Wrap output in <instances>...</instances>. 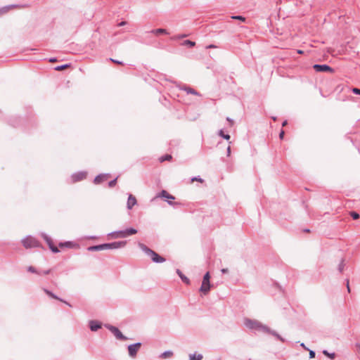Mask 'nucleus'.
Listing matches in <instances>:
<instances>
[{"label":"nucleus","instance_id":"43","mask_svg":"<svg viewBox=\"0 0 360 360\" xmlns=\"http://www.w3.org/2000/svg\"><path fill=\"white\" fill-rule=\"evenodd\" d=\"M347 291L349 292H350V288H349V279H347Z\"/></svg>","mask_w":360,"mask_h":360},{"label":"nucleus","instance_id":"14","mask_svg":"<svg viewBox=\"0 0 360 360\" xmlns=\"http://www.w3.org/2000/svg\"><path fill=\"white\" fill-rule=\"evenodd\" d=\"M44 292L49 295V297L53 298V299H56V300H60V302H63L64 303H65L67 305H68L69 307H71V304L70 303H68V302L63 300V299L58 297L57 295H56L54 293H53L51 291L46 289V288H44L43 289Z\"/></svg>","mask_w":360,"mask_h":360},{"label":"nucleus","instance_id":"41","mask_svg":"<svg viewBox=\"0 0 360 360\" xmlns=\"http://www.w3.org/2000/svg\"><path fill=\"white\" fill-rule=\"evenodd\" d=\"M215 48H217V46H215L214 44H210L206 46V49H215Z\"/></svg>","mask_w":360,"mask_h":360},{"label":"nucleus","instance_id":"16","mask_svg":"<svg viewBox=\"0 0 360 360\" xmlns=\"http://www.w3.org/2000/svg\"><path fill=\"white\" fill-rule=\"evenodd\" d=\"M89 325L91 331H96L101 328V323L97 321H90Z\"/></svg>","mask_w":360,"mask_h":360},{"label":"nucleus","instance_id":"5","mask_svg":"<svg viewBox=\"0 0 360 360\" xmlns=\"http://www.w3.org/2000/svg\"><path fill=\"white\" fill-rule=\"evenodd\" d=\"M245 325L250 329L261 330L264 331V328L267 327L266 326L262 325L260 322L247 319L245 320Z\"/></svg>","mask_w":360,"mask_h":360},{"label":"nucleus","instance_id":"33","mask_svg":"<svg viewBox=\"0 0 360 360\" xmlns=\"http://www.w3.org/2000/svg\"><path fill=\"white\" fill-rule=\"evenodd\" d=\"M350 215L353 219H358L359 218V214L356 212H351Z\"/></svg>","mask_w":360,"mask_h":360},{"label":"nucleus","instance_id":"1","mask_svg":"<svg viewBox=\"0 0 360 360\" xmlns=\"http://www.w3.org/2000/svg\"><path fill=\"white\" fill-rule=\"evenodd\" d=\"M127 244L126 241H115L109 243H103L93 246H89V251H101L104 250H114L124 248Z\"/></svg>","mask_w":360,"mask_h":360},{"label":"nucleus","instance_id":"12","mask_svg":"<svg viewBox=\"0 0 360 360\" xmlns=\"http://www.w3.org/2000/svg\"><path fill=\"white\" fill-rule=\"evenodd\" d=\"M109 176H110L109 174H98L95 177L94 182L96 184H101V182L106 181L108 179Z\"/></svg>","mask_w":360,"mask_h":360},{"label":"nucleus","instance_id":"22","mask_svg":"<svg viewBox=\"0 0 360 360\" xmlns=\"http://www.w3.org/2000/svg\"><path fill=\"white\" fill-rule=\"evenodd\" d=\"M173 352L170 350L165 351L161 354L160 357L162 359L169 358L172 356Z\"/></svg>","mask_w":360,"mask_h":360},{"label":"nucleus","instance_id":"37","mask_svg":"<svg viewBox=\"0 0 360 360\" xmlns=\"http://www.w3.org/2000/svg\"><path fill=\"white\" fill-rule=\"evenodd\" d=\"M232 18L243 20V21L245 20V18L241 15H234V16H232Z\"/></svg>","mask_w":360,"mask_h":360},{"label":"nucleus","instance_id":"40","mask_svg":"<svg viewBox=\"0 0 360 360\" xmlns=\"http://www.w3.org/2000/svg\"><path fill=\"white\" fill-rule=\"evenodd\" d=\"M315 355H316V353L313 350H309V358L310 359H312V358H314L315 357Z\"/></svg>","mask_w":360,"mask_h":360},{"label":"nucleus","instance_id":"11","mask_svg":"<svg viewBox=\"0 0 360 360\" xmlns=\"http://www.w3.org/2000/svg\"><path fill=\"white\" fill-rule=\"evenodd\" d=\"M264 332L274 335V337H276L278 340H279L282 342H285V340L283 338H282L277 332H276L275 330H271L269 327H264Z\"/></svg>","mask_w":360,"mask_h":360},{"label":"nucleus","instance_id":"23","mask_svg":"<svg viewBox=\"0 0 360 360\" xmlns=\"http://www.w3.org/2000/svg\"><path fill=\"white\" fill-rule=\"evenodd\" d=\"M202 354H190L189 356V360H202Z\"/></svg>","mask_w":360,"mask_h":360},{"label":"nucleus","instance_id":"42","mask_svg":"<svg viewBox=\"0 0 360 360\" xmlns=\"http://www.w3.org/2000/svg\"><path fill=\"white\" fill-rule=\"evenodd\" d=\"M226 120L230 123V125L232 126L233 124V120H231L230 117H227Z\"/></svg>","mask_w":360,"mask_h":360},{"label":"nucleus","instance_id":"8","mask_svg":"<svg viewBox=\"0 0 360 360\" xmlns=\"http://www.w3.org/2000/svg\"><path fill=\"white\" fill-rule=\"evenodd\" d=\"M155 198H165L168 204L169 205H174L175 203L173 202L172 201L169 200H174V196L172 195L171 194H169L167 191L165 190H162L160 193H159Z\"/></svg>","mask_w":360,"mask_h":360},{"label":"nucleus","instance_id":"36","mask_svg":"<svg viewBox=\"0 0 360 360\" xmlns=\"http://www.w3.org/2000/svg\"><path fill=\"white\" fill-rule=\"evenodd\" d=\"M352 91L356 95H360V89L358 88H352Z\"/></svg>","mask_w":360,"mask_h":360},{"label":"nucleus","instance_id":"4","mask_svg":"<svg viewBox=\"0 0 360 360\" xmlns=\"http://www.w3.org/2000/svg\"><path fill=\"white\" fill-rule=\"evenodd\" d=\"M210 278V273L207 272L203 276L202 285L200 288V291L202 292L204 295H207L210 290L211 285Z\"/></svg>","mask_w":360,"mask_h":360},{"label":"nucleus","instance_id":"35","mask_svg":"<svg viewBox=\"0 0 360 360\" xmlns=\"http://www.w3.org/2000/svg\"><path fill=\"white\" fill-rule=\"evenodd\" d=\"M194 181H199V182H201V183L203 182V179L200 176L193 177L191 179V181L193 182Z\"/></svg>","mask_w":360,"mask_h":360},{"label":"nucleus","instance_id":"30","mask_svg":"<svg viewBox=\"0 0 360 360\" xmlns=\"http://www.w3.org/2000/svg\"><path fill=\"white\" fill-rule=\"evenodd\" d=\"M68 67H70V64H64V65L56 66L55 68V70H58V71H60V70H65V68H67Z\"/></svg>","mask_w":360,"mask_h":360},{"label":"nucleus","instance_id":"52","mask_svg":"<svg viewBox=\"0 0 360 360\" xmlns=\"http://www.w3.org/2000/svg\"><path fill=\"white\" fill-rule=\"evenodd\" d=\"M110 236H112V237H117V234H113V235H110Z\"/></svg>","mask_w":360,"mask_h":360},{"label":"nucleus","instance_id":"26","mask_svg":"<svg viewBox=\"0 0 360 360\" xmlns=\"http://www.w3.org/2000/svg\"><path fill=\"white\" fill-rule=\"evenodd\" d=\"M14 5H10L7 6H4L0 8V15L6 13L11 7H14Z\"/></svg>","mask_w":360,"mask_h":360},{"label":"nucleus","instance_id":"19","mask_svg":"<svg viewBox=\"0 0 360 360\" xmlns=\"http://www.w3.org/2000/svg\"><path fill=\"white\" fill-rule=\"evenodd\" d=\"M176 274L179 276L184 283L187 285L190 284V280L178 269H176Z\"/></svg>","mask_w":360,"mask_h":360},{"label":"nucleus","instance_id":"49","mask_svg":"<svg viewBox=\"0 0 360 360\" xmlns=\"http://www.w3.org/2000/svg\"><path fill=\"white\" fill-rule=\"evenodd\" d=\"M300 346L302 347L303 348H304L305 349L309 350V349L305 346V345L304 343H301Z\"/></svg>","mask_w":360,"mask_h":360},{"label":"nucleus","instance_id":"27","mask_svg":"<svg viewBox=\"0 0 360 360\" xmlns=\"http://www.w3.org/2000/svg\"><path fill=\"white\" fill-rule=\"evenodd\" d=\"M172 158L171 155L167 154L165 155H162L160 158V161L161 162L166 161V160H170Z\"/></svg>","mask_w":360,"mask_h":360},{"label":"nucleus","instance_id":"6","mask_svg":"<svg viewBox=\"0 0 360 360\" xmlns=\"http://www.w3.org/2000/svg\"><path fill=\"white\" fill-rule=\"evenodd\" d=\"M110 332L113 333V335L118 340H127V337H125L122 332L115 326H113L110 324H107L105 326Z\"/></svg>","mask_w":360,"mask_h":360},{"label":"nucleus","instance_id":"7","mask_svg":"<svg viewBox=\"0 0 360 360\" xmlns=\"http://www.w3.org/2000/svg\"><path fill=\"white\" fill-rule=\"evenodd\" d=\"M41 237L44 238V240L46 242L47 245H49V248H50V250L54 252V253H58L59 252V250L58 248L53 245V243L52 241V239L49 236H47L46 233H41Z\"/></svg>","mask_w":360,"mask_h":360},{"label":"nucleus","instance_id":"10","mask_svg":"<svg viewBox=\"0 0 360 360\" xmlns=\"http://www.w3.org/2000/svg\"><path fill=\"white\" fill-rule=\"evenodd\" d=\"M313 68L316 72H333L334 70L326 64H315L313 65Z\"/></svg>","mask_w":360,"mask_h":360},{"label":"nucleus","instance_id":"48","mask_svg":"<svg viewBox=\"0 0 360 360\" xmlns=\"http://www.w3.org/2000/svg\"><path fill=\"white\" fill-rule=\"evenodd\" d=\"M56 60H57V59L56 58H51L49 59V62H51V63L56 62Z\"/></svg>","mask_w":360,"mask_h":360},{"label":"nucleus","instance_id":"29","mask_svg":"<svg viewBox=\"0 0 360 360\" xmlns=\"http://www.w3.org/2000/svg\"><path fill=\"white\" fill-rule=\"evenodd\" d=\"M27 271H28L29 272H31V273H33V274H38V275H41V273H40L39 271H37V270L34 266H28V268H27Z\"/></svg>","mask_w":360,"mask_h":360},{"label":"nucleus","instance_id":"45","mask_svg":"<svg viewBox=\"0 0 360 360\" xmlns=\"http://www.w3.org/2000/svg\"><path fill=\"white\" fill-rule=\"evenodd\" d=\"M221 271L222 274H226V273L229 272V270H228V269H222L221 270Z\"/></svg>","mask_w":360,"mask_h":360},{"label":"nucleus","instance_id":"9","mask_svg":"<svg viewBox=\"0 0 360 360\" xmlns=\"http://www.w3.org/2000/svg\"><path fill=\"white\" fill-rule=\"evenodd\" d=\"M141 346V342H136L134 344L129 345L128 346L129 355L131 357L134 358L136 356L137 352H138L139 349H140Z\"/></svg>","mask_w":360,"mask_h":360},{"label":"nucleus","instance_id":"13","mask_svg":"<svg viewBox=\"0 0 360 360\" xmlns=\"http://www.w3.org/2000/svg\"><path fill=\"white\" fill-rule=\"evenodd\" d=\"M86 173L84 172H80L78 173H75L72 174V178L73 181H79L86 178Z\"/></svg>","mask_w":360,"mask_h":360},{"label":"nucleus","instance_id":"31","mask_svg":"<svg viewBox=\"0 0 360 360\" xmlns=\"http://www.w3.org/2000/svg\"><path fill=\"white\" fill-rule=\"evenodd\" d=\"M345 263H344V259H342L339 266H338V270L340 273H342L343 271V269H344V267H345Z\"/></svg>","mask_w":360,"mask_h":360},{"label":"nucleus","instance_id":"44","mask_svg":"<svg viewBox=\"0 0 360 360\" xmlns=\"http://www.w3.org/2000/svg\"><path fill=\"white\" fill-rule=\"evenodd\" d=\"M283 136H284V131H283V130H282V131L280 132V134H279V137H280V139H283Z\"/></svg>","mask_w":360,"mask_h":360},{"label":"nucleus","instance_id":"28","mask_svg":"<svg viewBox=\"0 0 360 360\" xmlns=\"http://www.w3.org/2000/svg\"><path fill=\"white\" fill-rule=\"evenodd\" d=\"M219 135L227 141H229L231 139L230 135L227 134H225L222 129L219 130Z\"/></svg>","mask_w":360,"mask_h":360},{"label":"nucleus","instance_id":"21","mask_svg":"<svg viewBox=\"0 0 360 360\" xmlns=\"http://www.w3.org/2000/svg\"><path fill=\"white\" fill-rule=\"evenodd\" d=\"M126 237L136 234L137 233V230L134 228H128L125 229Z\"/></svg>","mask_w":360,"mask_h":360},{"label":"nucleus","instance_id":"20","mask_svg":"<svg viewBox=\"0 0 360 360\" xmlns=\"http://www.w3.org/2000/svg\"><path fill=\"white\" fill-rule=\"evenodd\" d=\"M113 234H117V237L126 238L125 230L114 231V232L110 233L108 235H113Z\"/></svg>","mask_w":360,"mask_h":360},{"label":"nucleus","instance_id":"25","mask_svg":"<svg viewBox=\"0 0 360 360\" xmlns=\"http://www.w3.org/2000/svg\"><path fill=\"white\" fill-rule=\"evenodd\" d=\"M59 247L60 248H72V243L70 241L64 242V243H60Z\"/></svg>","mask_w":360,"mask_h":360},{"label":"nucleus","instance_id":"38","mask_svg":"<svg viewBox=\"0 0 360 360\" xmlns=\"http://www.w3.org/2000/svg\"><path fill=\"white\" fill-rule=\"evenodd\" d=\"M109 60L114 63L119 64V65H123V63L122 61H120V60H115L113 58H110Z\"/></svg>","mask_w":360,"mask_h":360},{"label":"nucleus","instance_id":"51","mask_svg":"<svg viewBox=\"0 0 360 360\" xmlns=\"http://www.w3.org/2000/svg\"><path fill=\"white\" fill-rule=\"evenodd\" d=\"M287 120H285L283 123H282V126H285L287 124Z\"/></svg>","mask_w":360,"mask_h":360},{"label":"nucleus","instance_id":"3","mask_svg":"<svg viewBox=\"0 0 360 360\" xmlns=\"http://www.w3.org/2000/svg\"><path fill=\"white\" fill-rule=\"evenodd\" d=\"M22 243L25 248H37L40 246V243L32 236H27L22 240Z\"/></svg>","mask_w":360,"mask_h":360},{"label":"nucleus","instance_id":"34","mask_svg":"<svg viewBox=\"0 0 360 360\" xmlns=\"http://www.w3.org/2000/svg\"><path fill=\"white\" fill-rule=\"evenodd\" d=\"M117 177H116L115 179H114L113 180L110 181L109 183H108V186L109 187H113L116 185V183H117Z\"/></svg>","mask_w":360,"mask_h":360},{"label":"nucleus","instance_id":"24","mask_svg":"<svg viewBox=\"0 0 360 360\" xmlns=\"http://www.w3.org/2000/svg\"><path fill=\"white\" fill-rule=\"evenodd\" d=\"M323 354L325 356H326L329 357V358H330V359H335V354L334 352L330 353V352H328V350H326V349H324V350L323 351Z\"/></svg>","mask_w":360,"mask_h":360},{"label":"nucleus","instance_id":"32","mask_svg":"<svg viewBox=\"0 0 360 360\" xmlns=\"http://www.w3.org/2000/svg\"><path fill=\"white\" fill-rule=\"evenodd\" d=\"M184 44L189 46L190 47H193L195 45V42L190 41V40L184 41Z\"/></svg>","mask_w":360,"mask_h":360},{"label":"nucleus","instance_id":"15","mask_svg":"<svg viewBox=\"0 0 360 360\" xmlns=\"http://www.w3.org/2000/svg\"><path fill=\"white\" fill-rule=\"evenodd\" d=\"M136 204V198L130 194L128 197L127 207L128 210H131L132 207Z\"/></svg>","mask_w":360,"mask_h":360},{"label":"nucleus","instance_id":"17","mask_svg":"<svg viewBox=\"0 0 360 360\" xmlns=\"http://www.w3.org/2000/svg\"><path fill=\"white\" fill-rule=\"evenodd\" d=\"M181 89L186 91L188 94L200 96V94L198 91H196L194 89L191 88L190 86H184L181 88Z\"/></svg>","mask_w":360,"mask_h":360},{"label":"nucleus","instance_id":"46","mask_svg":"<svg viewBox=\"0 0 360 360\" xmlns=\"http://www.w3.org/2000/svg\"><path fill=\"white\" fill-rule=\"evenodd\" d=\"M231 154V147L228 146L227 148V155L229 156Z\"/></svg>","mask_w":360,"mask_h":360},{"label":"nucleus","instance_id":"39","mask_svg":"<svg viewBox=\"0 0 360 360\" xmlns=\"http://www.w3.org/2000/svg\"><path fill=\"white\" fill-rule=\"evenodd\" d=\"M51 269H47V270H44L43 271H39L41 273V274H44V275H47V274H49L51 273Z\"/></svg>","mask_w":360,"mask_h":360},{"label":"nucleus","instance_id":"2","mask_svg":"<svg viewBox=\"0 0 360 360\" xmlns=\"http://www.w3.org/2000/svg\"><path fill=\"white\" fill-rule=\"evenodd\" d=\"M139 248L143 252L150 257L152 261L155 263H162L165 261V259L160 256L157 252L148 248L143 243H139Z\"/></svg>","mask_w":360,"mask_h":360},{"label":"nucleus","instance_id":"18","mask_svg":"<svg viewBox=\"0 0 360 360\" xmlns=\"http://www.w3.org/2000/svg\"><path fill=\"white\" fill-rule=\"evenodd\" d=\"M150 33L155 34H168L169 32L167 31V30L163 28H158L155 30H152Z\"/></svg>","mask_w":360,"mask_h":360},{"label":"nucleus","instance_id":"50","mask_svg":"<svg viewBox=\"0 0 360 360\" xmlns=\"http://www.w3.org/2000/svg\"><path fill=\"white\" fill-rule=\"evenodd\" d=\"M304 232L309 233L310 232V230L309 229H305L303 230Z\"/></svg>","mask_w":360,"mask_h":360},{"label":"nucleus","instance_id":"53","mask_svg":"<svg viewBox=\"0 0 360 360\" xmlns=\"http://www.w3.org/2000/svg\"><path fill=\"white\" fill-rule=\"evenodd\" d=\"M297 52H298L299 53H303V51H301V50H299Z\"/></svg>","mask_w":360,"mask_h":360},{"label":"nucleus","instance_id":"47","mask_svg":"<svg viewBox=\"0 0 360 360\" xmlns=\"http://www.w3.org/2000/svg\"><path fill=\"white\" fill-rule=\"evenodd\" d=\"M126 23H127V22H126L125 21H122L121 22H120V23L118 24V26H119V27H120V26H123V25H126Z\"/></svg>","mask_w":360,"mask_h":360}]
</instances>
